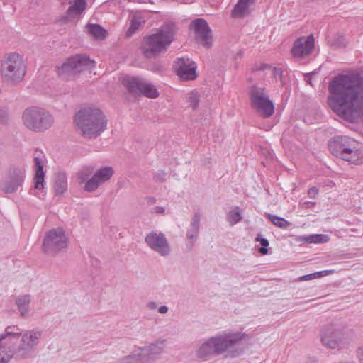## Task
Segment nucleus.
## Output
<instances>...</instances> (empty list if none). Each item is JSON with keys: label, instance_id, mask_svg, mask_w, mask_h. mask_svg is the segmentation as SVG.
<instances>
[{"label": "nucleus", "instance_id": "nucleus-57", "mask_svg": "<svg viewBox=\"0 0 363 363\" xmlns=\"http://www.w3.org/2000/svg\"><path fill=\"white\" fill-rule=\"evenodd\" d=\"M274 123H272V124L269 125H268L269 129H270L271 128H272V127H273V125H274Z\"/></svg>", "mask_w": 363, "mask_h": 363}, {"label": "nucleus", "instance_id": "nucleus-9", "mask_svg": "<svg viewBox=\"0 0 363 363\" xmlns=\"http://www.w3.org/2000/svg\"><path fill=\"white\" fill-rule=\"evenodd\" d=\"M67 246V238L65 232L61 228H55L49 230L42 245L43 250L50 255H56L62 250Z\"/></svg>", "mask_w": 363, "mask_h": 363}, {"label": "nucleus", "instance_id": "nucleus-56", "mask_svg": "<svg viewBox=\"0 0 363 363\" xmlns=\"http://www.w3.org/2000/svg\"><path fill=\"white\" fill-rule=\"evenodd\" d=\"M242 55V51H240L237 53V56H240L241 57Z\"/></svg>", "mask_w": 363, "mask_h": 363}, {"label": "nucleus", "instance_id": "nucleus-34", "mask_svg": "<svg viewBox=\"0 0 363 363\" xmlns=\"http://www.w3.org/2000/svg\"><path fill=\"white\" fill-rule=\"evenodd\" d=\"M76 113H102V111L92 104H83Z\"/></svg>", "mask_w": 363, "mask_h": 363}, {"label": "nucleus", "instance_id": "nucleus-14", "mask_svg": "<svg viewBox=\"0 0 363 363\" xmlns=\"http://www.w3.org/2000/svg\"><path fill=\"white\" fill-rule=\"evenodd\" d=\"M22 120L28 129L38 133L50 128L54 122L52 115H22Z\"/></svg>", "mask_w": 363, "mask_h": 363}, {"label": "nucleus", "instance_id": "nucleus-44", "mask_svg": "<svg viewBox=\"0 0 363 363\" xmlns=\"http://www.w3.org/2000/svg\"><path fill=\"white\" fill-rule=\"evenodd\" d=\"M271 67V66L268 64H261L260 65H255L253 67H252V71L253 72H255V71H257V70H264L266 69H269Z\"/></svg>", "mask_w": 363, "mask_h": 363}, {"label": "nucleus", "instance_id": "nucleus-41", "mask_svg": "<svg viewBox=\"0 0 363 363\" xmlns=\"http://www.w3.org/2000/svg\"><path fill=\"white\" fill-rule=\"evenodd\" d=\"M91 173V171L89 169H83L78 174V178L81 181V182H87L88 178Z\"/></svg>", "mask_w": 363, "mask_h": 363}, {"label": "nucleus", "instance_id": "nucleus-35", "mask_svg": "<svg viewBox=\"0 0 363 363\" xmlns=\"http://www.w3.org/2000/svg\"><path fill=\"white\" fill-rule=\"evenodd\" d=\"M142 20L140 17L134 16L130 23V26L127 30L126 35L128 36H131L141 26Z\"/></svg>", "mask_w": 363, "mask_h": 363}, {"label": "nucleus", "instance_id": "nucleus-24", "mask_svg": "<svg viewBox=\"0 0 363 363\" xmlns=\"http://www.w3.org/2000/svg\"><path fill=\"white\" fill-rule=\"evenodd\" d=\"M67 188V176L65 172H59L55 174L54 190L56 194L62 195Z\"/></svg>", "mask_w": 363, "mask_h": 363}, {"label": "nucleus", "instance_id": "nucleus-25", "mask_svg": "<svg viewBox=\"0 0 363 363\" xmlns=\"http://www.w3.org/2000/svg\"><path fill=\"white\" fill-rule=\"evenodd\" d=\"M30 301L29 295L20 296L16 298V303L21 316L25 317L28 312V306Z\"/></svg>", "mask_w": 363, "mask_h": 363}, {"label": "nucleus", "instance_id": "nucleus-36", "mask_svg": "<svg viewBox=\"0 0 363 363\" xmlns=\"http://www.w3.org/2000/svg\"><path fill=\"white\" fill-rule=\"evenodd\" d=\"M255 241L259 242L260 245H262V247L259 250V253L262 255H267L268 254L267 247L269 245L268 240L266 238H262L260 233H259L255 238Z\"/></svg>", "mask_w": 363, "mask_h": 363}, {"label": "nucleus", "instance_id": "nucleus-49", "mask_svg": "<svg viewBox=\"0 0 363 363\" xmlns=\"http://www.w3.org/2000/svg\"><path fill=\"white\" fill-rule=\"evenodd\" d=\"M168 311V307L166 306H162L158 308V312L162 314H165Z\"/></svg>", "mask_w": 363, "mask_h": 363}, {"label": "nucleus", "instance_id": "nucleus-11", "mask_svg": "<svg viewBox=\"0 0 363 363\" xmlns=\"http://www.w3.org/2000/svg\"><path fill=\"white\" fill-rule=\"evenodd\" d=\"M250 99L252 107L261 113H274V104L265 89L253 86L250 88Z\"/></svg>", "mask_w": 363, "mask_h": 363}, {"label": "nucleus", "instance_id": "nucleus-17", "mask_svg": "<svg viewBox=\"0 0 363 363\" xmlns=\"http://www.w3.org/2000/svg\"><path fill=\"white\" fill-rule=\"evenodd\" d=\"M173 67L177 74L183 80H194L197 77L196 63L188 58H178Z\"/></svg>", "mask_w": 363, "mask_h": 363}, {"label": "nucleus", "instance_id": "nucleus-53", "mask_svg": "<svg viewBox=\"0 0 363 363\" xmlns=\"http://www.w3.org/2000/svg\"><path fill=\"white\" fill-rule=\"evenodd\" d=\"M243 1L250 5V4L253 3L255 0H243Z\"/></svg>", "mask_w": 363, "mask_h": 363}, {"label": "nucleus", "instance_id": "nucleus-42", "mask_svg": "<svg viewBox=\"0 0 363 363\" xmlns=\"http://www.w3.org/2000/svg\"><path fill=\"white\" fill-rule=\"evenodd\" d=\"M272 74L274 76V77L276 79H279L281 82H282V78H283V71L280 68H278V67H274L273 69V72H272Z\"/></svg>", "mask_w": 363, "mask_h": 363}, {"label": "nucleus", "instance_id": "nucleus-40", "mask_svg": "<svg viewBox=\"0 0 363 363\" xmlns=\"http://www.w3.org/2000/svg\"><path fill=\"white\" fill-rule=\"evenodd\" d=\"M23 113H48V112H45V110L42 108L38 106H31L27 108Z\"/></svg>", "mask_w": 363, "mask_h": 363}, {"label": "nucleus", "instance_id": "nucleus-30", "mask_svg": "<svg viewBox=\"0 0 363 363\" xmlns=\"http://www.w3.org/2000/svg\"><path fill=\"white\" fill-rule=\"evenodd\" d=\"M308 243H325L329 240L328 235L325 234H313L303 238Z\"/></svg>", "mask_w": 363, "mask_h": 363}, {"label": "nucleus", "instance_id": "nucleus-6", "mask_svg": "<svg viewBox=\"0 0 363 363\" xmlns=\"http://www.w3.org/2000/svg\"><path fill=\"white\" fill-rule=\"evenodd\" d=\"M95 67V62L85 55H74L67 59L60 66L57 67V74L64 80L74 79L80 72L89 70Z\"/></svg>", "mask_w": 363, "mask_h": 363}, {"label": "nucleus", "instance_id": "nucleus-22", "mask_svg": "<svg viewBox=\"0 0 363 363\" xmlns=\"http://www.w3.org/2000/svg\"><path fill=\"white\" fill-rule=\"evenodd\" d=\"M35 166L34 187L36 189H43L44 188L45 172L43 169V161L38 157L33 159Z\"/></svg>", "mask_w": 363, "mask_h": 363}, {"label": "nucleus", "instance_id": "nucleus-47", "mask_svg": "<svg viewBox=\"0 0 363 363\" xmlns=\"http://www.w3.org/2000/svg\"><path fill=\"white\" fill-rule=\"evenodd\" d=\"M153 209H154V212L155 213H158V214H162L165 211L164 208L162 206H155Z\"/></svg>", "mask_w": 363, "mask_h": 363}, {"label": "nucleus", "instance_id": "nucleus-4", "mask_svg": "<svg viewBox=\"0 0 363 363\" xmlns=\"http://www.w3.org/2000/svg\"><path fill=\"white\" fill-rule=\"evenodd\" d=\"M332 155L355 164L363 163V148H357L355 141L347 137L337 135L328 143Z\"/></svg>", "mask_w": 363, "mask_h": 363}, {"label": "nucleus", "instance_id": "nucleus-21", "mask_svg": "<svg viewBox=\"0 0 363 363\" xmlns=\"http://www.w3.org/2000/svg\"><path fill=\"white\" fill-rule=\"evenodd\" d=\"M19 328L16 326H8L6 328L5 334L1 335L0 337V349L7 348L11 350L12 340H18L21 333Z\"/></svg>", "mask_w": 363, "mask_h": 363}, {"label": "nucleus", "instance_id": "nucleus-32", "mask_svg": "<svg viewBox=\"0 0 363 363\" xmlns=\"http://www.w3.org/2000/svg\"><path fill=\"white\" fill-rule=\"evenodd\" d=\"M341 121L347 124H356L363 122V115H337Z\"/></svg>", "mask_w": 363, "mask_h": 363}, {"label": "nucleus", "instance_id": "nucleus-31", "mask_svg": "<svg viewBox=\"0 0 363 363\" xmlns=\"http://www.w3.org/2000/svg\"><path fill=\"white\" fill-rule=\"evenodd\" d=\"M227 220L230 225H233L242 220L240 208L238 206L235 207L227 214Z\"/></svg>", "mask_w": 363, "mask_h": 363}, {"label": "nucleus", "instance_id": "nucleus-54", "mask_svg": "<svg viewBox=\"0 0 363 363\" xmlns=\"http://www.w3.org/2000/svg\"><path fill=\"white\" fill-rule=\"evenodd\" d=\"M240 353H241L240 352H237V351L234 352L233 356V357L238 356Z\"/></svg>", "mask_w": 363, "mask_h": 363}, {"label": "nucleus", "instance_id": "nucleus-7", "mask_svg": "<svg viewBox=\"0 0 363 363\" xmlns=\"http://www.w3.org/2000/svg\"><path fill=\"white\" fill-rule=\"evenodd\" d=\"M26 74L22 56L16 52L4 55L1 62V75L4 81L16 83L21 81Z\"/></svg>", "mask_w": 363, "mask_h": 363}, {"label": "nucleus", "instance_id": "nucleus-23", "mask_svg": "<svg viewBox=\"0 0 363 363\" xmlns=\"http://www.w3.org/2000/svg\"><path fill=\"white\" fill-rule=\"evenodd\" d=\"M200 228V213L194 212L191 218V225L186 233V238L191 240L192 245L198 238V234Z\"/></svg>", "mask_w": 363, "mask_h": 363}, {"label": "nucleus", "instance_id": "nucleus-19", "mask_svg": "<svg viewBox=\"0 0 363 363\" xmlns=\"http://www.w3.org/2000/svg\"><path fill=\"white\" fill-rule=\"evenodd\" d=\"M196 35V38L203 45L208 48L211 45V29L208 23L203 18H196L191 23L190 26Z\"/></svg>", "mask_w": 363, "mask_h": 363}, {"label": "nucleus", "instance_id": "nucleus-43", "mask_svg": "<svg viewBox=\"0 0 363 363\" xmlns=\"http://www.w3.org/2000/svg\"><path fill=\"white\" fill-rule=\"evenodd\" d=\"M332 272H333L332 270H323V271L317 272L313 273V277H314V279H317V278H320V277H322L324 276L329 275Z\"/></svg>", "mask_w": 363, "mask_h": 363}, {"label": "nucleus", "instance_id": "nucleus-38", "mask_svg": "<svg viewBox=\"0 0 363 363\" xmlns=\"http://www.w3.org/2000/svg\"><path fill=\"white\" fill-rule=\"evenodd\" d=\"M188 101L189 103V106L192 107V110L196 111L199 101V96L198 94L196 92L191 93L189 96Z\"/></svg>", "mask_w": 363, "mask_h": 363}, {"label": "nucleus", "instance_id": "nucleus-52", "mask_svg": "<svg viewBox=\"0 0 363 363\" xmlns=\"http://www.w3.org/2000/svg\"><path fill=\"white\" fill-rule=\"evenodd\" d=\"M7 111V109L4 107H0V113H5Z\"/></svg>", "mask_w": 363, "mask_h": 363}, {"label": "nucleus", "instance_id": "nucleus-26", "mask_svg": "<svg viewBox=\"0 0 363 363\" xmlns=\"http://www.w3.org/2000/svg\"><path fill=\"white\" fill-rule=\"evenodd\" d=\"M89 33L97 39H103L106 37V31L99 24H88L86 26Z\"/></svg>", "mask_w": 363, "mask_h": 363}, {"label": "nucleus", "instance_id": "nucleus-50", "mask_svg": "<svg viewBox=\"0 0 363 363\" xmlns=\"http://www.w3.org/2000/svg\"><path fill=\"white\" fill-rule=\"evenodd\" d=\"M147 308L149 309H155L157 308V303L154 301H150L147 303Z\"/></svg>", "mask_w": 363, "mask_h": 363}, {"label": "nucleus", "instance_id": "nucleus-37", "mask_svg": "<svg viewBox=\"0 0 363 363\" xmlns=\"http://www.w3.org/2000/svg\"><path fill=\"white\" fill-rule=\"evenodd\" d=\"M13 357V351L7 348L0 349V363H8Z\"/></svg>", "mask_w": 363, "mask_h": 363}, {"label": "nucleus", "instance_id": "nucleus-55", "mask_svg": "<svg viewBox=\"0 0 363 363\" xmlns=\"http://www.w3.org/2000/svg\"><path fill=\"white\" fill-rule=\"evenodd\" d=\"M264 118H269L272 115L267 114V115H262Z\"/></svg>", "mask_w": 363, "mask_h": 363}, {"label": "nucleus", "instance_id": "nucleus-27", "mask_svg": "<svg viewBox=\"0 0 363 363\" xmlns=\"http://www.w3.org/2000/svg\"><path fill=\"white\" fill-rule=\"evenodd\" d=\"M86 6V0H74L73 4L70 6L67 10V13L71 15L75 13L77 15L81 14Z\"/></svg>", "mask_w": 363, "mask_h": 363}, {"label": "nucleus", "instance_id": "nucleus-46", "mask_svg": "<svg viewBox=\"0 0 363 363\" xmlns=\"http://www.w3.org/2000/svg\"><path fill=\"white\" fill-rule=\"evenodd\" d=\"M313 273L301 276L298 278V281H308L314 279L313 277Z\"/></svg>", "mask_w": 363, "mask_h": 363}, {"label": "nucleus", "instance_id": "nucleus-20", "mask_svg": "<svg viewBox=\"0 0 363 363\" xmlns=\"http://www.w3.org/2000/svg\"><path fill=\"white\" fill-rule=\"evenodd\" d=\"M314 48V38L312 35L298 38L294 43L291 52L295 57L309 55Z\"/></svg>", "mask_w": 363, "mask_h": 363}, {"label": "nucleus", "instance_id": "nucleus-45", "mask_svg": "<svg viewBox=\"0 0 363 363\" xmlns=\"http://www.w3.org/2000/svg\"><path fill=\"white\" fill-rule=\"evenodd\" d=\"M318 193V189L315 186L310 188L308 191V194L311 198H315Z\"/></svg>", "mask_w": 363, "mask_h": 363}, {"label": "nucleus", "instance_id": "nucleus-28", "mask_svg": "<svg viewBox=\"0 0 363 363\" xmlns=\"http://www.w3.org/2000/svg\"><path fill=\"white\" fill-rule=\"evenodd\" d=\"M249 5L243 1V0H238V3L234 6L231 16L232 17H242L244 16L247 10L248 9Z\"/></svg>", "mask_w": 363, "mask_h": 363}, {"label": "nucleus", "instance_id": "nucleus-48", "mask_svg": "<svg viewBox=\"0 0 363 363\" xmlns=\"http://www.w3.org/2000/svg\"><path fill=\"white\" fill-rule=\"evenodd\" d=\"M9 121L8 115H0V123L6 124Z\"/></svg>", "mask_w": 363, "mask_h": 363}, {"label": "nucleus", "instance_id": "nucleus-12", "mask_svg": "<svg viewBox=\"0 0 363 363\" xmlns=\"http://www.w3.org/2000/svg\"><path fill=\"white\" fill-rule=\"evenodd\" d=\"M124 85L128 91L135 95L143 94L148 98H156L159 93L155 86L139 77L124 79Z\"/></svg>", "mask_w": 363, "mask_h": 363}, {"label": "nucleus", "instance_id": "nucleus-10", "mask_svg": "<svg viewBox=\"0 0 363 363\" xmlns=\"http://www.w3.org/2000/svg\"><path fill=\"white\" fill-rule=\"evenodd\" d=\"M320 340L326 347L335 349L346 344L349 339L343 330L333 325H327L320 330Z\"/></svg>", "mask_w": 363, "mask_h": 363}, {"label": "nucleus", "instance_id": "nucleus-1", "mask_svg": "<svg viewBox=\"0 0 363 363\" xmlns=\"http://www.w3.org/2000/svg\"><path fill=\"white\" fill-rule=\"evenodd\" d=\"M327 101L335 113H363V77L340 74L328 84Z\"/></svg>", "mask_w": 363, "mask_h": 363}, {"label": "nucleus", "instance_id": "nucleus-5", "mask_svg": "<svg viewBox=\"0 0 363 363\" xmlns=\"http://www.w3.org/2000/svg\"><path fill=\"white\" fill-rule=\"evenodd\" d=\"M73 120L76 132L84 138H96L106 128L105 115H74Z\"/></svg>", "mask_w": 363, "mask_h": 363}, {"label": "nucleus", "instance_id": "nucleus-15", "mask_svg": "<svg viewBox=\"0 0 363 363\" xmlns=\"http://www.w3.org/2000/svg\"><path fill=\"white\" fill-rule=\"evenodd\" d=\"M165 347L164 340H157L149 345L135 350L141 363H152L162 353Z\"/></svg>", "mask_w": 363, "mask_h": 363}, {"label": "nucleus", "instance_id": "nucleus-8", "mask_svg": "<svg viewBox=\"0 0 363 363\" xmlns=\"http://www.w3.org/2000/svg\"><path fill=\"white\" fill-rule=\"evenodd\" d=\"M41 335L42 333L35 330L23 333L18 348L13 352V357L16 359L31 357L36 350Z\"/></svg>", "mask_w": 363, "mask_h": 363}, {"label": "nucleus", "instance_id": "nucleus-29", "mask_svg": "<svg viewBox=\"0 0 363 363\" xmlns=\"http://www.w3.org/2000/svg\"><path fill=\"white\" fill-rule=\"evenodd\" d=\"M267 218L274 225L279 228L286 229L291 225V223L282 217L269 213Z\"/></svg>", "mask_w": 363, "mask_h": 363}, {"label": "nucleus", "instance_id": "nucleus-13", "mask_svg": "<svg viewBox=\"0 0 363 363\" xmlns=\"http://www.w3.org/2000/svg\"><path fill=\"white\" fill-rule=\"evenodd\" d=\"M25 177L23 168L11 167L6 179L1 182L0 188L5 194H13L22 186Z\"/></svg>", "mask_w": 363, "mask_h": 363}, {"label": "nucleus", "instance_id": "nucleus-51", "mask_svg": "<svg viewBox=\"0 0 363 363\" xmlns=\"http://www.w3.org/2000/svg\"><path fill=\"white\" fill-rule=\"evenodd\" d=\"M358 356L362 362H363V346L359 349Z\"/></svg>", "mask_w": 363, "mask_h": 363}, {"label": "nucleus", "instance_id": "nucleus-33", "mask_svg": "<svg viewBox=\"0 0 363 363\" xmlns=\"http://www.w3.org/2000/svg\"><path fill=\"white\" fill-rule=\"evenodd\" d=\"M347 45V41L345 38V35L341 33L335 35L333 40L331 43V46L335 48H345Z\"/></svg>", "mask_w": 363, "mask_h": 363}, {"label": "nucleus", "instance_id": "nucleus-3", "mask_svg": "<svg viewBox=\"0 0 363 363\" xmlns=\"http://www.w3.org/2000/svg\"><path fill=\"white\" fill-rule=\"evenodd\" d=\"M174 26H162L157 31L143 38L141 50L143 55L151 58L165 51L174 40Z\"/></svg>", "mask_w": 363, "mask_h": 363}, {"label": "nucleus", "instance_id": "nucleus-18", "mask_svg": "<svg viewBox=\"0 0 363 363\" xmlns=\"http://www.w3.org/2000/svg\"><path fill=\"white\" fill-rule=\"evenodd\" d=\"M114 173L111 167H104L98 169L93 177L86 182L84 190L88 192L95 191L100 184L108 181Z\"/></svg>", "mask_w": 363, "mask_h": 363}, {"label": "nucleus", "instance_id": "nucleus-39", "mask_svg": "<svg viewBox=\"0 0 363 363\" xmlns=\"http://www.w3.org/2000/svg\"><path fill=\"white\" fill-rule=\"evenodd\" d=\"M167 173L164 170H158L154 174L153 179L155 182L162 183L166 181Z\"/></svg>", "mask_w": 363, "mask_h": 363}, {"label": "nucleus", "instance_id": "nucleus-2", "mask_svg": "<svg viewBox=\"0 0 363 363\" xmlns=\"http://www.w3.org/2000/svg\"><path fill=\"white\" fill-rule=\"evenodd\" d=\"M247 337L245 333L240 332L212 337L199 347L197 357L203 359L221 354Z\"/></svg>", "mask_w": 363, "mask_h": 363}, {"label": "nucleus", "instance_id": "nucleus-16", "mask_svg": "<svg viewBox=\"0 0 363 363\" xmlns=\"http://www.w3.org/2000/svg\"><path fill=\"white\" fill-rule=\"evenodd\" d=\"M145 241L150 249L160 255L165 257L169 255L170 246L163 233L152 231L145 236Z\"/></svg>", "mask_w": 363, "mask_h": 363}]
</instances>
